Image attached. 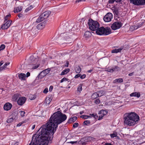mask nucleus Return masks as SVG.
Segmentation results:
<instances>
[{
	"label": "nucleus",
	"mask_w": 145,
	"mask_h": 145,
	"mask_svg": "<svg viewBox=\"0 0 145 145\" xmlns=\"http://www.w3.org/2000/svg\"><path fill=\"white\" fill-rule=\"evenodd\" d=\"M96 34L100 35H107L111 33V30L110 28H105L102 27L99 28L96 31Z\"/></svg>",
	"instance_id": "7ed1b4c3"
},
{
	"label": "nucleus",
	"mask_w": 145,
	"mask_h": 145,
	"mask_svg": "<svg viewBox=\"0 0 145 145\" xmlns=\"http://www.w3.org/2000/svg\"><path fill=\"white\" fill-rule=\"evenodd\" d=\"M140 93L139 92H133L131 93L130 95L131 97H136L138 98H139L140 96Z\"/></svg>",
	"instance_id": "a211bd4d"
},
{
	"label": "nucleus",
	"mask_w": 145,
	"mask_h": 145,
	"mask_svg": "<svg viewBox=\"0 0 145 145\" xmlns=\"http://www.w3.org/2000/svg\"><path fill=\"white\" fill-rule=\"evenodd\" d=\"M51 13L50 11H46L42 13L37 20L36 22L39 23L43 21L44 19L47 18Z\"/></svg>",
	"instance_id": "423d86ee"
},
{
	"label": "nucleus",
	"mask_w": 145,
	"mask_h": 145,
	"mask_svg": "<svg viewBox=\"0 0 145 145\" xmlns=\"http://www.w3.org/2000/svg\"><path fill=\"white\" fill-rule=\"evenodd\" d=\"M67 81L68 82L69 81V80L65 77L63 78L60 81V83H62L64 82Z\"/></svg>",
	"instance_id": "72a5a7b5"
},
{
	"label": "nucleus",
	"mask_w": 145,
	"mask_h": 145,
	"mask_svg": "<svg viewBox=\"0 0 145 145\" xmlns=\"http://www.w3.org/2000/svg\"><path fill=\"white\" fill-rule=\"evenodd\" d=\"M98 117V116L97 115V114H95V115L93 117L95 118V119H97Z\"/></svg>",
	"instance_id": "69168bd1"
},
{
	"label": "nucleus",
	"mask_w": 145,
	"mask_h": 145,
	"mask_svg": "<svg viewBox=\"0 0 145 145\" xmlns=\"http://www.w3.org/2000/svg\"><path fill=\"white\" fill-rule=\"evenodd\" d=\"M112 10L114 14L116 15H118V9L116 7H113L112 9Z\"/></svg>",
	"instance_id": "a878e982"
},
{
	"label": "nucleus",
	"mask_w": 145,
	"mask_h": 145,
	"mask_svg": "<svg viewBox=\"0 0 145 145\" xmlns=\"http://www.w3.org/2000/svg\"><path fill=\"white\" fill-rule=\"evenodd\" d=\"M99 97H101L104 95L106 93L105 91V90H102L97 91Z\"/></svg>",
	"instance_id": "5701e85b"
},
{
	"label": "nucleus",
	"mask_w": 145,
	"mask_h": 145,
	"mask_svg": "<svg viewBox=\"0 0 145 145\" xmlns=\"http://www.w3.org/2000/svg\"><path fill=\"white\" fill-rule=\"evenodd\" d=\"M37 59V61H38L39 60V58H35L33 56H31L29 59V61L30 63H33L34 62H35V60Z\"/></svg>",
	"instance_id": "2eb2a0df"
},
{
	"label": "nucleus",
	"mask_w": 145,
	"mask_h": 145,
	"mask_svg": "<svg viewBox=\"0 0 145 145\" xmlns=\"http://www.w3.org/2000/svg\"><path fill=\"white\" fill-rule=\"evenodd\" d=\"M80 117L82 118L86 119L91 118V117L90 116L87 115H82L80 116Z\"/></svg>",
	"instance_id": "c9c22d12"
},
{
	"label": "nucleus",
	"mask_w": 145,
	"mask_h": 145,
	"mask_svg": "<svg viewBox=\"0 0 145 145\" xmlns=\"http://www.w3.org/2000/svg\"><path fill=\"white\" fill-rule=\"evenodd\" d=\"M61 35V36H63L64 37H66L67 38V37H68V36L69 35V33L67 32L65 33H62Z\"/></svg>",
	"instance_id": "4c0bfd02"
},
{
	"label": "nucleus",
	"mask_w": 145,
	"mask_h": 145,
	"mask_svg": "<svg viewBox=\"0 0 145 145\" xmlns=\"http://www.w3.org/2000/svg\"><path fill=\"white\" fill-rule=\"evenodd\" d=\"M50 71V69H47L41 72H49Z\"/></svg>",
	"instance_id": "37998d69"
},
{
	"label": "nucleus",
	"mask_w": 145,
	"mask_h": 145,
	"mask_svg": "<svg viewBox=\"0 0 145 145\" xmlns=\"http://www.w3.org/2000/svg\"><path fill=\"white\" fill-rule=\"evenodd\" d=\"M18 143L19 142H13L14 145H18Z\"/></svg>",
	"instance_id": "052dcab7"
},
{
	"label": "nucleus",
	"mask_w": 145,
	"mask_h": 145,
	"mask_svg": "<svg viewBox=\"0 0 145 145\" xmlns=\"http://www.w3.org/2000/svg\"><path fill=\"white\" fill-rule=\"evenodd\" d=\"M33 8V6L32 5H31L25 9V11L26 12H27L31 9Z\"/></svg>",
	"instance_id": "ea45409f"
},
{
	"label": "nucleus",
	"mask_w": 145,
	"mask_h": 145,
	"mask_svg": "<svg viewBox=\"0 0 145 145\" xmlns=\"http://www.w3.org/2000/svg\"><path fill=\"white\" fill-rule=\"evenodd\" d=\"M12 107V104L10 103L7 102L4 105L3 108L5 110L8 111L11 109Z\"/></svg>",
	"instance_id": "ddd939ff"
},
{
	"label": "nucleus",
	"mask_w": 145,
	"mask_h": 145,
	"mask_svg": "<svg viewBox=\"0 0 145 145\" xmlns=\"http://www.w3.org/2000/svg\"><path fill=\"white\" fill-rule=\"evenodd\" d=\"M20 95L18 93L14 94L12 97L13 100L14 101H16L19 98Z\"/></svg>",
	"instance_id": "aec40b11"
},
{
	"label": "nucleus",
	"mask_w": 145,
	"mask_h": 145,
	"mask_svg": "<svg viewBox=\"0 0 145 145\" xmlns=\"http://www.w3.org/2000/svg\"><path fill=\"white\" fill-rule=\"evenodd\" d=\"M104 145H113L110 143H106Z\"/></svg>",
	"instance_id": "e2e57ef3"
},
{
	"label": "nucleus",
	"mask_w": 145,
	"mask_h": 145,
	"mask_svg": "<svg viewBox=\"0 0 145 145\" xmlns=\"http://www.w3.org/2000/svg\"><path fill=\"white\" fill-rule=\"evenodd\" d=\"M117 135V133L116 132H114L113 134H110V136L111 138H113L116 137Z\"/></svg>",
	"instance_id": "f704fd0d"
},
{
	"label": "nucleus",
	"mask_w": 145,
	"mask_h": 145,
	"mask_svg": "<svg viewBox=\"0 0 145 145\" xmlns=\"http://www.w3.org/2000/svg\"><path fill=\"white\" fill-rule=\"evenodd\" d=\"M123 82V79L121 78L116 79L114 80L113 83H122Z\"/></svg>",
	"instance_id": "4be33fe9"
},
{
	"label": "nucleus",
	"mask_w": 145,
	"mask_h": 145,
	"mask_svg": "<svg viewBox=\"0 0 145 145\" xmlns=\"http://www.w3.org/2000/svg\"><path fill=\"white\" fill-rule=\"evenodd\" d=\"M4 63V61H1L0 62V66H1Z\"/></svg>",
	"instance_id": "0e129e2a"
},
{
	"label": "nucleus",
	"mask_w": 145,
	"mask_h": 145,
	"mask_svg": "<svg viewBox=\"0 0 145 145\" xmlns=\"http://www.w3.org/2000/svg\"><path fill=\"white\" fill-rule=\"evenodd\" d=\"M86 76V75L85 74H84L82 75H81L80 74V78L81 79H83L85 78Z\"/></svg>",
	"instance_id": "3c124183"
},
{
	"label": "nucleus",
	"mask_w": 145,
	"mask_h": 145,
	"mask_svg": "<svg viewBox=\"0 0 145 145\" xmlns=\"http://www.w3.org/2000/svg\"><path fill=\"white\" fill-rule=\"evenodd\" d=\"M5 68H4L3 67H0V72H1V71L3 70Z\"/></svg>",
	"instance_id": "338daca9"
},
{
	"label": "nucleus",
	"mask_w": 145,
	"mask_h": 145,
	"mask_svg": "<svg viewBox=\"0 0 145 145\" xmlns=\"http://www.w3.org/2000/svg\"><path fill=\"white\" fill-rule=\"evenodd\" d=\"M115 1L116 2H118L116 0H109L108 2L109 3L112 4L114 3Z\"/></svg>",
	"instance_id": "09e8293b"
},
{
	"label": "nucleus",
	"mask_w": 145,
	"mask_h": 145,
	"mask_svg": "<svg viewBox=\"0 0 145 145\" xmlns=\"http://www.w3.org/2000/svg\"><path fill=\"white\" fill-rule=\"evenodd\" d=\"M82 84H79L78 86V87L77 89V91L78 93H80L81 91L82 90Z\"/></svg>",
	"instance_id": "cd10ccee"
},
{
	"label": "nucleus",
	"mask_w": 145,
	"mask_h": 145,
	"mask_svg": "<svg viewBox=\"0 0 145 145\" xmlns=\"http://www.w3.org/2000/svg\"><path fill=\"white\" fill-rule=\"evenodd\" d=\"M18 16L20 18H22L23 16V15L22 14H19L18 15Z\"/></svg>",
	"instance_id": "13d9d810"
},
{
	"label": "nucleus",
	"mask_w": 145,
	"mask_h": 145,
	"mask_svg": "<svg viewBox=\"0 0 145 145\" xmlns=\"http://www.w3.org/2000/svg\"><path fill=\"white\" fill-rule=\"evenodd\" d=\"M130 3L136 5H145V0H129Z\"/></svg>",
	"instance_id": "0eeeda50"
},
{
	"label": "nucleus",
	"mask_w": 145,
	"mask_h": 145,
	"mask_svg": "<svg viewBox=\"0 0 145 145\" xmlns=\"http://www.w3.org/2000/svg\"><path fill=\"white\" fill-rule=\"evenodd\" d=\"M37 59L35 60V62H34L33 63H30L27 65L26 69L27 71H26L25 72H29L32 71L33 70L37 69L39 67L40 63L38 61H37Z\"/></svg>",
	"instance_id": "20e7f679"
},
{
	"label": "nucleus",
	"mask_w": 145,
	"mask_h": 145,
	"mask_svg": "<svg viewBox=\"0 0 145 145\" xmlns=\"http://www.w3.org/2000/svg\"><path fill=\"white\" fill-rule=\"evenodd\" d=\"M123 49L122 48H120L118 49H115L112 51V53H117L120 52Z\"/></svg>",
	"instance_id": "c85d7f7f"
},
{
	"label": "nucleus",
	"mask_w": 145,
	"mask_h": 145,
	"mask_svg": "<svg viewBox=\"0 0 145 145\" xmlns=\"http://www.w3.org/2000/svg\"><path fill=\"white\" fill-rule=\"evenodd\" d=\"M48 73H39L37 76L38 79H40L44 77Z\"/></svg>",
	"instance_id": "412c9836"
},
{
	"label": "nucleus",
	"mask_w": 145,
	"mask_h": 145,
	"mask_svg": "<svg viewBox=\"0 0 145 145\" xmlns=\"http://www.w3.org/2000/svg\"><path fill=\"white\" fill-rule=\"evenodd\" d=\"M16 120L15 118H14L12 117L8 118L7 120V122L8 123H12L14 120Z\"/></svg>",
	"instance_id": "7c9ffc66"
},
{
	"label": "nucleus",
	"mask_w": 145,
	"mask_h": 145,
	"mask_svg": "<svg viewBox=\"0 0 145 145\" xmlns=\"http://www.w3.org/2000/svg\"><path fill=\"white\" fill-rule=\"evenodd\" d=\"M69 64V62L67 61L66 62V63L65 64V66L67 67L68 66Z\"/></svg>",
	"instance_id": "4d7b16f0"
},
{
	"label": "nucleus",
	"mask_w": 145,
	"mask_h": 145,
	"mask_svg": "<svg viewBox=\"0 0 145 145\" xmlns=\"http://www.w3.org/2000/svg\"><path fill=\"white\" fill-rule=\"evenodd\" d=\"M99 97L97 92L94 93L91 96V98L93 99H95Z\"/></svg>",
	"instance_id": "bb28decb"
},
{
	"label": "nucleus",
	"mask_w": 145,
	"mask_h": 145,
	"mask_svg": "<svg viewBox=\"0 0 145 145\" xmlns=\"http://www.w3.org/2000/svg\"><path fill=\"white\" fill-rule=\"evenodd\" d=\"M53 89V86H50V88H49V91L50 92L51 91H52Z\"/></svg>",
	"instance_id": "864d4df0"
},
{
	"label": "nucleus",
	"mask_w": 145,
	"mask_h": 145,
	"mask_svg": "<svg viewBox=\"0 0 145 145\" xmlns=\"http://www.w3.org/2000/svg\"><path fill=\"white\" fill-rule=\"evenodd\" d=\"M79 124L78 123H74L73 125V127L75 128L78 126Z\"/></svg>",
	"instance_id": "c03bdc74"
},
{
	"label": "nucleus",
	"mask_w": 145,
	"mask_h": 145,
	"mask_svg": "<svg viewBox=\"0 0 145 145\" xmlns=\"http://www.w3.org/2000/svg\"><path fill=\"white\" fill-rule=\"evenodd\" d=\"M22 7L20 6L18 7H15L14 11L15 13H18L20 12L22 10Z\"/></svg>",
	"instance_id": "f3484780"
},
{
	"label": "nucleus",
	"mask_w": 145,
	"mask_h": 145,
	"mask_svg": "<svg viewBox=\"0 0 145 145\" xmlns=\"http://www.w3.org/2000/svg\"><path fill=\"white\" fill-rule=\"evenodd\" d=\"M143 23L142 22H140L137 25V26L138 27V28L141 27L143 24Z\"/></svg>",
	"instance_id": "8fccbe9b"
},
{
	"label": "nucleus",
	"mask_w": 145,
	"mask_h": 145,
	"mask_svg": "<svg viewBox=\"0 0 145 145\" xmlns=\"http://www.w3.org/2000/svg\"><path fill=\"white\" fill-rule=\"evenodd\" d=\"M18 112L17 111H15L13 112L12 114V117L15 118L16 120L18 118Z\"/></svg>",
	"instance_id": "b1692460"
},
{
	"label": "nucleus",
	"mask_w": 145,
	"mask_h": 145,
	"mask_svg": "<svg viewBox=\"0 0 145 145\" xmlns=\"http://www.w3.org/2000/svg\"><path fill=\"white\" fill-rule=\"evenodd\" d=\"M35 125H33L31 128V129H34L35 128Z\"/></svg>",
	"instance_id": "774afa93"
},
{
	"label": "nucleus",
	"mask_w": 145,
	"mask_h": 145,
	"mask_svg": "<svg viewBox=\"0 0 145 145\" xmlns=\"http://www.w3.org/2000/svg\"><path fill=\"white\" fill-rule=\"evenodd\" d=\"M23 123H19L17 125V127H19V126H21L22 125V124Z\"/></svg>",
	"instance_id": "680f3d73"
},
{
	"label": "nucleus",
	"mask_w": 145,
	"mask_h": 145,
	"mask_svg": "<svg viewBox=\"0 0 145 145\" xmlns=\"http://www.w3.org/2000/svg\"><path fill=\"white\" fill-rule=\"evenodd\" d=\"M112 18V14L110 12H108L104 16L103 20L106 22H109L111 21Z\"/></svg>",
	"instance_id": "1a4fd4ad"
},
{
	"label": "nucleus",
	"mask_w": 145,
	"mask_h": 145,
	"mask_svg": "<svg viewBox=\"0 0 145 145\" xmlns=\"http://www.w3.org/2000/svg\"><path fill=\"white\" fill-rule=\"evenodd\" d=\"M10 16V14L6 16L5 18V20L6 21H7L9 18Z\"/></svg>",
	"instance_id": "79ce46f5"
},
{
	"label": "nucleus",
	"mask_w": 145,
	"mask_h": 145,
	"mask_svg": "<svg viewBox=\"0 0 145 145\" xmlns=\"http://www.w3.org/2000/svg\"><path fill=\"white\" fill-rule=\"evenodd\" d=\"M138 28V27L137 26V25L135 26H131L130 28V30L131 31H133L134 30L137 29Z\"/></svg>",
	"instance_id": "473e14b6"
},
{
	"label": "nucleus",
	"mask_w": 145,
	"mask_h": 145,
	"mask_svg": "<svg viewBox=\"0 0 145 145\" xmlns=\"http://www.w3.org/2000/svg\"><path fill=\"white\" fill-rule=\"evenodd\" d=\"M75 70L76 72H80L81 69L79 66H77L75 68Z\"/></svg>",
	"instance_id": "2f4dec72"
},
{
	"label": "nucleus",
	"mask_w": 145,
	"mask_h": 145,
	"mask_svg": "<svg viewBox=\"0 0 145 145\" xmlns=\"http://www.w3.org/2000/svg\"><path fill=\"white\" fill-rule=\"evenodd\" d=\"M120 70V68L117 66H115L112 67H108L107 69V71L108 72H116Z\"/></svg>",
	"instance_id": "4468645a"
},
{
	"label": "nucleus",
	"mask_w": 145,
	"mask_h": 145,
	"mask_svg": "<svg viewBox=\"0 0 145 145\" xmlns=\"http://www.w3.org/2000/svg\"><path fill=\"white\" fill-rule=\"evenodd\" d=\"M123 119L124 124L129 126L137 124L140 120L139 116L134 112L125 113L124 115Z\"/></svg>",
	"instance_id": "f03ea898"
},
{
	"label": "nucleus",
	"mask_w": 145,
	"mask_h": 145,
	"mask_svg": "<svg viewBox=\"0 0 145 145\" xmlns=\"http://www.w3.org/2000/svg\"><path fill=\"white\" fill-rule=\"evenodd\" d=\"M91 123L90 121L88 120H85L84 122L83 125H87L88 124H90Z\"/></svg>",
	"instance_id": "e433bc0d"
},
{
	"label": "nucleus",
	"mask_w": 145,
	"mask_h": 145,
	"mask_svg": "<svg viewBox=\"0 0 145 145\" xmlns=\"http://www.w3.org/2000/svg\"><path fill=\"white\" fill-rule=\"evenodd\" d=\"M80 74H78L75 75V78H78L79 77H80Z\"/></svg>",
	"instance_id": "5fc2aeb1"
},
{
	"label": "nucleus",
	"mask_w": 145,
	"mask_h": 145,
	"mask_svg": "<svg viewBox=\"0 0 145 145\" xmlns=\"http://www.w3.org/2000/svg\"><path fill=\"white\" fill-rule=\"evenodd\" d=\"M70 69H66L63 70L62 72H69V71Z\"/></svg>",
	"instance_id": "a18cd8bd"
},
{
	"label": "nucleus",
	"mask_w": 145,
	"mask_h": 145,
	"mask_svg": "<svg viewBox=\"0 0 145 145\" xmlns=\"http://www.w3.org/2000/svg\"><path fill=\"white\" fill-rule=\"evenodd\" d=\"M48 92V90L47 88H46L43 91V92L46 93Z\"/></svg>",
	"instance_id": "603ef678"
},
{
	"label": "nucleus",
	"mask_w": 145,
	"mask_h": 145,
	"mask_svg": "<svg viewBox=\"0 0 145 145\" xmlns=\"http://www.w3.org/2000/svg\"><path fill=\"white\" fill-rule=\"evenodd\" d=\"M5 48V46L4 44H2L0 47V50H3Z\"/></svg>",
	"instance_id": "49530a36"
},
{
	"label": "nucleus",
	"mask_w": 145,
	"mask_h": 145,
	"mask_svg": "<svg viewBox=\"0 0 145 145\" xmlns=\"http://www.w3.org/2000/svg\"><path fill=\"white\" fill-rule=\"evenodd\" d=\"M67 118L66 115L59 111L54 113L48 121L39 129L37 134L33 137L32 142H33V145H48L49 142L51 143L57 125L64 121Z\"/></svg>",
	"instance_id": "f257e3e1"
},
{
	"label": "nucleus",
	"mask_w": 145,
	"mask_h": 145,
	"mask_svg": "<svg viewBox=\"0 0 145 145\" xmlns=\"http://www.w3.org/2000/svg\"><path fill=\"white\" fill-rule=\"evenodd\" d=\"M77 119L76 117H74L72 118H70L67 121V123H71L72 122H73L76 121Z\"/></svg>",
	"instance_id": "6ab92c4d"
},
{
	"label": "nucleus",
	"mask_w": 145,
	"mask_h": 145,
	"mask_svg": "<svg viewBox=\"0 0 145 145\" xmlns=\"http://www.w3.org/2000/svg\"><path fill=\"white\" fill-rule=\"evenodd\" d=\"M10 64L9 62H7L6 63L3 65V67L4 68H5L6 67V66Z\"/></svg>",
	"instance_id": "de8ad7c7"
},
{
	"label": "nucleus",
	"mask_w": 145,
	"mask_h": 145,
	"mask_svg": "<svg viewBox=\"0 0 145 145\" xmlns=\"http://www.w3.org/2000/svg\"><path fill=\"white\" fill-rule=\"evenodd\" d=\"M12 22V21L10 20H8L5 23L2 25L1 27V29H7L10 26Z\"/></svg>",
	"instance_id": "f8f14e48"
},
{
	"label": "nucleus",
	"mask_w": 145,
	"mask_h": 145,
	"mask_svg": "<svg viewBox=\"0 0 145 145\" xmlns=\"http://www.w3.org/2000/svg\"><path fill=\"white\" fill-rule=\"evenodd\" d=\"M45 25L43 24L40 23L37 26V28L39 29H42L44 27Z\"/></svg>",
	"instance_id": "393cba45"
},
{
	"label": "nucleus",
	"mask_w": 145,
	"mask_h": 145,
	"mask_svg": "<svg viewBox=\"0 0 145 145\" xmlns=\"http://www.w3.org/2000/svg\"><path fill=\"white\" fill-rule=\"evenodd\" d=\"M101 102L100 100H99V99H97L95 100L94 101V103L96 104H98L100 103Z\"/></svg>",
	"instance_id": "a19ab883"
},
{
	"label": "nucleus",
	"mask_w": 145,
	"mask_h": 145,
	"mask_svg": "<svg viewBox=\"0 0 145 145\" xmlns=\"http://www.w3.org/2000/svg\"><path fill=\"white\" fill-rule=\"evenodd\" d=\"M19 78L22 80H25L26 75L23 73H20L19 74Z\"/></svg>",
	"instance_id": "dca6fc26"
},
{
	"label": "nucleus",
	"mask_w": 145,
	"mask_h": 145,
	"mask_svg": "<svg viewBox=\"0 0 145 145\" xmlns=\"http://www.w3.org/2000/svg\"><path fill=\"white\" fill-rule=\"evenodd\" d=\"M77 142V141H71L69 143L72 144H74L75 143H76Z\"/></svg>",
	"instance_id": "bf43d9fd"
},
{
	"label": "nucleus",
	"mask_w": 145,
	"mask_h": 145,
	"mask_svg": "<svg viewBox=\"0 0 145 145\" xmlns=\"http://www.w3.org/2000/svg\"><path fill=\"white\" fill-rule=\"evenodd\" d=\"M91 35V33L88 31H86L84 33V36L86 38H88L90 37Z\"/></svg>",
	"instance_id": "c756f323"
},
{
	"label": "nucleus",
	"mask_w": 145,
	"mask_h": 145,
	"mask_svg": "<svg viewBox=\"0 0 145 145\" xmlns=\"http://www.w3.org/2000/svg\"><path fill=\"white\" fill-rule=\"evenodd\" d=\"M24 66V65H22L19 66V68L20 69H22V67L23 68V67Z\"/></svg>",
	"instance_id": "6e6d98bb"
},
{
	"label": "nucleus",
	"mask_w": 145,
	"mask_h": 145,
	"mask_svg": "<svg viewBox=\"0 0 145 145\" xmlns=\"http://www.w3.org/2000/svg\"><path fill=\"white\" fill-rule=\"evenodd\" d=\"M89 28L93 31H96L99 27V23L97 21L91 20L88 22Z\"/></svg>",
	"instance_id": "39448f33"
},
{
	"label": "nucleus",
	"mask_w": 145,
	"mask_h": 145,
	"mask_svg": "<svg viewBox=\"0 0 145 145\" xmlns=\"http://www.w3.org/2000/svg\"><path fill=\"white\" fill-rule=\"evenodd\" d=\"M26 98L24 97H19L17 101V104L20 106H22L25 103Z\"/></svg>",
	"instance_id": "9d476101"
},
{
	"label": "nucleus",
	"mask_w": 145,
	"mask_h": 145,
	"mask_svg": "<svg viewBox=\"0 0 145 145\" xmlns=\"http://www.w3.org/2000/svg\"><path fill=\"white\" fill-rule=\"evenodd\" d=\"M121 22H114L112 25L111 27L112 29L116 30L120 28L122 26Z\"/></svg>",
	"instance_id": "6e6552de"
},
{
	"label": "nucleus",
	"mask_w": 145,
	"mask_h": 145,
	"mask_svg": "<svg viewBox=\"0 0 145 145\" xmlns=\"http://www.w3.org/2000/svg\"><path fill=\"white\" fill-rule=\"evenodd\" d=\"M19 113L20 114L21 116L23 117L24 116L25 112L24 111L20 110L19 111Z\"/></svg>",
	"instance_id": "58836bf2"
},
{
	"label": "nucleus",
	"mask_w": 145,
	"mask_h": 145,
	"mask_svg": "<svg viewBox=\"0 0 145 145\" xmlns=\"http://www.w3.org/2000/svg\"><path fill=\"white\" fill-rule=\"evenodd\" d=\"M108 113V111L105 110H101L99 112V116L98 120H100L103 119L104 116L106 115Z\"/></svg>",
	"instance_id": "9b49d317"
}]
</instances>
